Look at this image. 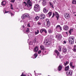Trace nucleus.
Wrapping results in <instances>:
<instances>
[{
    "instance_id": "1",
    "label": "nucleus",
    "mask_w": 76,
    "mask_h": 76,
    "mask_svg": "<svg viewBox=\"0 0 76 76\" xmlns=\"http://www.w3.org/2000/svg\"><path fill=\"white\" fill-rule=\"evenodd\" d=\"M27 4H26V2H24L23 3H26L25 6L26 8L25 9L27 10H30L32 9V2L30 0H28L27 1ZM27 4V5H26Z\"/></svg>"
},
{
    "instance_id": "2",
    "label": "nucleus",
    "mask_w": 76,
    "mask_h": 76,
    "mask_svg": "<svg viewBox=\"0 0 76 76\" xmlns=\"http://www.w3.org/2000/svg\"><path fill=\"white\" fill-rule=\"evenodd\" d=\"M74 42L75 37L73 36L70 37L69 39V44H70L71 45H72V44L74 43Z\"/></svg>"
},
{
    "instance_id": "3",
    "label": "nucleus",
    "mask_w": 76,
    "mask_h": 76,
    "mask_svg": "<svg viewBox=\"0 0 76 76\" xmlns=\"http://www.w3.org/2000/svg\"><path fill=\"white\" fill-rule=\"evenodd\" d=\"M51 42V41L49 39H45V41H44L43 44H44V45H49L50 44Z\"/></svg>"
},
{
    "instance_id": "4",
    "label": "nucleus",
    "mask_w": 76,
    "mask_h": 76,
    "mask_svg": "<svg viewBox=\"0 0 76 76\" xmlns=\"http://www.w3.org/2000/svg\"><path fill=\"white\" fill-rule=\"evenodd\" d=\"M56 38L58 40H61V39L62 38V36H61V34H58L56 35Z\"/></svg>"
},
{
    "instance_id": "5",
    "label": "nucleus",
    "mask_w": 76,
    "mask_h": 76,
    "mask_svg": "<svg viewBox=\"0 0 76 76\" xmlns=\"http://www.w3.org/2000/svg\"><path fill=\"white\" fill-rule=\"evenodd\" d=\"M39 18L40 19H44L45 18V16L43 14H42L39 15Z\"/></svg>"
},
{
    "instance_id": "6",
    "label": "nucleus",
    "mask_w": 76,
    "mask_h": 76,
    "mask_svg": "<svg viewBox=\"0 0 76 76\" xmlns=\"http://www.w3.org/2000/svg\"><path fill=\"white\" fill-rule=\"evenodd\" d=\"M64 17L66 19H69L70 18V15H69V14L66 13L64 14Z\"/></svg>"
},
{
    "instance_id": "7",
    "label": "nucleus",
    "mask_w": 76,
    "mask_h": 76,
    "mask_svg": "<svg viewBox=\"0 0 76 76\" xmlns=\"http://www.w3.org/2000/svg\"><path fill=\"white\" fill-rule=\"evenodd\" d=\"M55 14L56 16V18H57V20H58V18L60 17V15L58 13L56 12H55Z\"/></svg>"
},
{
    "instance_id": "8",
    "label": "nucleus",
    "mask_w": 76,
    "mask_h": 76,
    "mask_svg": "<svg viewBox=\"0 0 76 76\" xmlns=\"http://www.w3.org/2000/svg\"><path fill=\"white\" fill-rule=\"evenodd\" d=\"M62 68H63L62 65H60L58 68V71H61V69H62Z\"/></svg>"
},
{
    "instance_id": "9",
    "label": "nucleus",
    "mask_w": 76,
    "mask_h": 76,
    "mask_svg": "<svg viewBox=\"0 0 76 76\" xmlns=\"http://www.w3.org/2000/svg\"><path fill=\"white\" fill-rule=\"evenodd\" d=\"M34 10L35 12H39L40 10V8H34Z\"/></svg>"
},
{
    "instance_id": "10",
    "label": "nucleus",
    "mask_w": 76,
    "mask_h": 76,
    "mask_svg": "<svg viewBox=\"0 0 76 76\" xmlns=\"http://www.w3.org/2000/svg\"><path fill=\"white\" fill-rule=\"evenodd\" d=\"M64 29V30H65V31H68L69 30V27H68V26H65L63 27Z\"/></svg>"
},
{
    "instance_id": "11",
    "label": "nucleus",
    "mask_w": 76,
    "mask_h": 76,
    "mask_svg": "<svg viewBox=\"0 0 76 76\" xmlns=\"http://www.w3.org/2000/svg\"><path fill=\"white\" fill-rule=\"evenodd\" d=\"M67 74L68 75H71L73 74V72L72 71L70 70H68L67 72Z\"/></svg>"
},
{
    "instance_id": "12",
    "label": "nucleus",
    "mask_w": 76,
    "mask_h": 76,
    "mask_svg": "<svg viewBox=\"0 0 76 76\" xmlns=\"http://www.w3.org/2000/svg\"><path fill=\"white\" fill-rule=\"evenodd\" d=\"M43 32H45V33L46 34H47V30L45 29H42L40 30L41 33H42Z\"/></svg>"
},
{
    "instance_id": "13",
    "label": "nucleus",
    "mask_w": 76,
    "mask_h": 76,
    "mask_svg": "<svg viewBox=\"0 0 76 76\" xmlns=\"http://www.w3.org/2000/svg\"><path fill=\"white\" fill-rule=\"evenodd\" d=\"M62 50L63 52H64V53H66L67 51V49L65 47L63 48Z\"/></svg>"
},
{
    "instance_id": "14",
    "label": "nucleus",
    "mask_w": 76,
    "mask_h": 76,
    "mask_svg": "<svg viewBox=\"0 0 76 76\" xmlns=\"http://www.w3.org/2000/svg\"><path fill=\"white\" fill-rule=\"evenodd\" d=\"M38 47L36 46L34 48V52H35L36 53H37V51H38Z\"/></svg>"
},
{
    "instance_id": "15",
    "label": "nucleus",
    "mask_w": 76,
    "mask_h": 76,
    "mask_svg": "<svg viewBox=\"0 0 76 76\" xmlns=\"http://www.w3.org/2000/svg\"><path fill=\"white\" fill-rule=\"evenodd\" d=\"M42 4L43 6H45L47 4L46 1L45 0H43V1L42 3Z\"/></svg>"
},
{
    "instance_id": "16",
    "label": "nucleus",
    "mask_w": 76,
    "mask_h": 76,
    "mask_svg": "<svg viewBox=\"0 0 76 76\" xmlns=\"http://www.w3.org/2000/svg\"><path fill=\"white\" fill-rule=\"evenodd\" d=\"M73 28H70L69 31V34H71L72 32H73Z\"/></svg>"
},
{
    "instance_id": "17",
    "label": "nucleus",
    "mask_w": 76,
    "mask_h": 76,
    "mask_svg": "<svg viewBox=\"0 0 76 76\" xmlns=\"http://www.w3.org/2000/svg\"><path fill=\"white\" fill-rule=\"evenodd\" d=\"M34 8H40L39 6L37 4H35Z\"/></svg>"
},
{
    "instance_id": "18",
    "label": "nucleus",
    "mask_w": 76,
    "mask_h": 76,
    "mask_svg": "<svg viewBox=\"0 0 76 76\" xmlns=\"http://www.w3.org/2000/svg\"><path fill=\"white\" fill-rule=\"evenodd\" d=\"M6 4V1H3L1 2V4L3 6H5Z\"/></svg>"
},
{
    "instance_id": "19",
    "label": "nucleus",
    "mask_w": 76,
    "mask_h": 76,
    "mask_svg": "<svg viewBox=\"0 0 76 76\" xmlns=\"http://www.w3.org/2000/svg\"><path fill=\"white\" fill-rule=\"evenodd\" d=\"M43 11L44 12V13H47V12H48V10L46 9L45 8H44L43 9Z\"/></svg>"
},
{
    "instance_id": "20",
    "label": "nucleus",
    "mask_w": 76,
    "mask_h": 76,
    "mask_svg": "<svg viewBox=\"0 0 76 76\" xmlns=\"http://www.w3.org/2000/svg\"><path fill=\"white\" fill-rule=\"evenodd\" d=\"M62 48V47L61 46H60L58 47V50L60 52H61V49Z\"/></svg>"
},
{
    "instance_id": "21",
    "label": "nucleus",
    "mask_w": 76,
    "mask_h": 76,
    "mask_svg": "<svg viewBox=\"0 0 76 76\" xmlns=\"http://www.w3.org/2000/svg\"><path fill=\"white\" fill-rule=\"evenodd\" d=\"M55 52L57 54L58 56H59V55H60V53H59L58 51L57 50H55Z\"/></svg>"
},
{
    "instance_id": "22",
    "label": "nucleus",
    "mask_w": 76,
    "mask_h": 76,
    "mask_svg": "<svg viewBox=\"0 0 76 76\" xmlns=\"http://www.w3.org/2000/svg\"><path fill=\"white\" fill-rule=\"evenodd\" d=\"M65 70L66 71H67V70H69V66H67L65 67Z\"/></svg>"
},
{
    "instance_id": "23",
    "label": "nucleus",
    "mask_w": 76,
    "mask_h": 76,
    "mask_svg": "<svg viewBox=\"0 0 76 76\" xmlns=\"http://www.w3.org/2000/svg\"><path fill=\"white\" fill-rule=\"evenodd\" d=\"M74 49H73V51H75V52L76 51V45H75L74 46Z\"/></svg>"
},
{
    "instance_id": "24",
    "label": "nucleus",
    "mask_w": 76,
    "mask_h": 76,
    "mask_svg": "<svg viewBox=\"0 0 76 76\" xmlns=\"http://www.w3.org/2000/svg\"><path fill=\"white\" fill-rule=\"evenodd\" d=\"M70 66L71 67H72V68H73L74 67H75V66H73L72 65V62H70Z\"/></svg>"
},
{
    "instance_id": "25",
    "label": "nucleus",
    "mask_w": 76,
    "mask_h": 76,
    "mask_svg": "<svg viewBox=\"0 0 76 76\" xmlns=\"http://www.w3.org/2000/svg\"><path fill=\"white\" fill-rule=\"evenodd\" d=\"M49 17H50L52 15V12H50L48 13Z\"/></svg>"
},
{
    "instance_id": "26",
    "label": "nucleus",
    "mask_w": 76,
    "mask_h": 76,
    "mask_svg": "<svg viewBox=\"0 0 76 76\" xmlns=\"http://www.w3.org/2000/svg\"><path fill=\"white\" fill-rule=\"evenodd\" d=\"M49 3L50 7H52V8H53V9H54V7L53 6V4L50 2Z\"/></svg>"
},
{
    "instance_id": "27",
    "label": "nucleus",
    "mask_w": 76,
    "mask_h": 76,
    "mask_svg": "<svg viewBox=\"0 0 76 76\" xmlns=\"http://www.w3.org/2000/svg\"><path fill=\"white\" fill-rule=\"evenodd\" d=\"M24 16H25L26 18H29V16L28 14H24Z\"/></svg>"
},
{
    "instance_id": "28",
    "label": "nucleus",
    "mask_w": 76,
    "mask_h": 76,
    "mask_svg": "<svg viewBox=\"0 0 76 76\" xmlns=\"http://www.w3.org/2000/svg\"><path fill=\"white\" fill-rule=\"evenodd\" d=\"M40 47L41 48V50H44V47L43 45H41L40 46Z\"/></svg>"
},
{
    "instance_id": "29",
    "label": "nucleus",
    "mask_w": 76,
    "mask_h": 76,
    "mask_svg": "<svg viewBox=\"0 0 76 76\" xmlns=\"http://www.w3.org/2000/svg\"><path fill=\"white\" fill-rule=\"evenodd\" d=\"M72 4H76V0H73L72 1Z\"/></svg>"
},
{
    "instance_id": "30",
    "label": "nucleus",
    "mask_w": 76,
    "mask_h": 76,
    "mask_svg": "<svg viewBox=\"0 0 76 76\" xmlns=\"http://www.w3.org/2000/svg\"><path fill=\"white\" fill-rule=\"evenodd\" d=\"M37 32H35V35H37V34H38L39 32V30H37Z\"/></svg>"
},
{
    "instance_id": "31",
    "label": "nucleus",
    "mask_w": 76,
    "mask_h": 76,
    "mask_svg": "<svg viewBox=\"0 0 76 76\" xmlns=\"http://www.w3.org/2000/svg\"><path fill=\"white\" fill-rule=\"evenodd\" d=\"M46 22L47 23V25H48V24L50 23V21H49V20L48 19H47L46 20Z\"/></svg>"
},
{
    "instance_id": "32",
    "label": "nucleus",
    "mask_w": 76,
    "mask_h": 76,
    "mask_svg": "<svg viewBox=\"0 0 76 76\" xmlns=\"http://www.w3.org/2000/svg\"><path fill=\"white\" fill-rule=\"evenodd\" d=\"M21 18L23 19H25V18H26L25 17V14L22 16Z\"/></svg>"
},
{
    "instance_id": "33",
    "label": "nucleus",
    "mask_w": 76,
    "mask_h": 76,
    "mask_svg": "<svg viewBox=\"0 0 76 76\" xmlns=\"http://www.w3.org/2000/svg\"><path fill=\"white\" fill-rule=\"evenodd\" d=\"M34 56L35 57V58H37V57L38 56V54H37V53H35L34 54Z\"/></svg>"
},
{
    "instance_id": "34",
    "label": "nucleus",
    "mask_w": 76,
    "mask_h": 76,
    "mask_svg": "<svg viewBox=\"0 0 76 76\" xmlns=\"http://www.w3.org/2000/svg\"><path fill=\"white\" fill-rule=\"evenodd\" d=\"M68 63L69 62L68 61H66V62H64V66H66L67 64H68Z\"/></svg>"
},
{
    "instance_id": "35",
    "label": "nucleus",
    "mask_w": 76,
    "mask_h": 76,
    "mask_svg": "<svg viewBox=\"0 0 76 76\" xmlns=\"http://www.w3.org/2000/svg\"><path fill=\"white\" fill-rule=\"evenodd\" d=\"M37 24H38V25H41V22L39 21H38L37 22Z\"/></svg>"
},
{
    "instance_id": "36",
    "label": "nucleus",
    "mask_w": 76,
    "mask_h": 76,
    "mask_svg": "<svg viewBox=\"0 0 76 76\" xmlns=\"http://www.w3.org/2000/svg\"><path fill=\"white\" fill-rule=\"evenodd\" d=\"M60 27V26L58 25L56 26V28L57 29H59Z\"/></svg>"
},
{
    "instance_id": "37",
    "label": "nucleus",
    "mask_w": 76,
    "mask_h": 76,
    "mask_svg": "<svg viewBox=\"0 0 76 76\" xmlns=\"http://www.w3.org/2000/svg\"><path fill=\"white\" fill-rule=\"evenodd\" d=\"M49 33H52L53 32V31L52 30H51L50 29H49L48 30Z\"/></svg>"
},
{
    "instance_id": "38",
    "label": "nucleus",
    "mask_w": 76,
    "mask_h": 76,
    "mask_svg": "<svg viewBox=\"0 0 76 76\" xmlns=\"http://www.w3.org/2000/svg\"><path fill=\"white\" fill-rule=\"evenodd\" d=\"M35 19H36V20H38L39 19V17H38V16H36L35 17Z\"/></svg>"
},
{
    "instance_id": "39",
    "label": "nucleus",
    "mask_w": 76,
    "mask_h": 76,
    "mask_svg": "<svg viewBox=\"0 0 76 76\" xmlns=\"http://www.w3.org/2000/svg\"><path fill=\"white\" fill-rule=\"evenodd\" d=\"M11 9L12 10H13V5H12V4H11Z\"/></svg>"
},
{
    "instance_id": "40",
    "label": "nucleus",
    "mask_w": 76,
    "mask_h": 76,
    "mask_svg": "<svg viewBox=\"0 0 76 76\" xmlns=\"http://www.w3.org/2000/svg\"><path fill=\"white\" fill-rule=\"evenodd\" d=\"M26 76V75L24 74H23V73L21 75V76Z\"/></svg>"
},
{
    "instance_id": "41",
    "label": "nucleus",
    "mask_w": 76,
    "mask_h": 76,
    "mask_svg": "<svg viewBox=\"0 0 76 76\" xmlns=\"http://www.w3.org/2000/svg\"><path fill=\"white\" fill-rule=\"evenodd\" d=\"M29 31V28H27L26 30V32H28Z\"/></svg>"
},
{
    "instance_id": "42",
    "label": "nucleus",
    "mask_w": 76,
    "mask_h": 76,
    "mask_svg": "<svg viewBox=\"0 0 76 76\" xmlns=\"http://www.w3.org/2000/svg\"><path fill=\"white\" fill-rule=\"evenodd\" d=\"M54 16H55V14L54 13V12L53 13V16H52V18H54Z\"/></svg>"
},
{
    "instance_id": "43",
    "label": "nucleus",
    "mask_w": 76,
    "mask_h": 76,
    "mask_svg": "<svg viewBox=\"0 0 76 76\" xmlns=\"http://www.w3.org/2000/svg\"><path fill=\"white\" fill-rule=\"evenodd\" d=\"M15 1V0H11V3H14Z\"/></svg>"
},
{
    "instance_id": "44",
    "label": "nucleus",
    "mask_w": 76,
    "mask_h": 76,
    "mask_svg": "<svg viewBox=\"0 0 76 76\" xmlns=\"http://www.w3.org/2000/svg\"><path fill=\"white\" fill-rule=\"evenodd\" d=\"M27 26L28 27H31V26H30V23H28L27 25Z\"/></svg>"
},
{
    "instance_id": "45",
    "label": "nucleus",
    "mask_w": 76,
    "mask_h": 76,
    "mask_svg": "<svg viewBox=\"0 0 76 76\" xmlns=\"http://www.w3.org/2000/svg\"><path fill=\"white\" fill-rule=\"evenodd\" d=\"M41 53V50H39L38 52V54H40Z\"/></svg>"
},
{
    "instance_id": "46",
    "label": "nucleus",
    "mask_w": 76,
    "mask_h": 76,
    "mask_svg": "<svg viewBox=\"0 0 76 76\" xmlns=\"http://www.w3.org/2000/svg\"><path fill=\"white\" fill-rule=\"evenodd\" d=\"M60 31H61V30H62V28H61V26L60 27H59V28Z\"/></svg>"
},
{
    "instance_id": "47",
    "label": "nucleus",
    "mask_w": 76,
    "mask_h": 76,
    "mask_svg": "<svg viewBox=\"0 0 76 76\" xmlns=\"http://www.w3.org/2000/svg\"><path fill=\"white\" fill-rule=\"evenodd\" d=\"M10 13L11 15V16H12V15H13V14H12V12H10Z\"/></svg>"
},
{
    "instance_id": "48",
    "label": "nucleus",
    "mask_w": 76,
    "mask_h": 76,
    "mask_svg": "<svg viewBox=\"0 0 76 76\" xmlns=\"http://www.w3.org/2000/svg\"><path fill=\"white\" fill-rule=\"evenodd\" d=\"M9 11H5V13H9Z\"/></svg>"
},
{
    "instance_id": "49",
    "label": "nucleus",
    "mask_w": 76,
    "mask_h": 76,
    "mask_svg": "<svg viewBox=\"0 0 76 76\" xmlns=\"http://www.w3.org/2000/svg\"><path fill=\"white\" fill-rule=\"evenodd\" d=\"M63 42H64V44H66V41H64Z\"/></svg>"
},
{
    "instance_id": "50",
    "label": "nucleus",
    "mask_w": 76,
    "mask_h": 76,
    "mask_svg": "<svg viewBox=\"0 0 76 76\" xmlns=\"http://www.w3.org/2000/svg\"><path fill=\"white\" fill-rule=\"evenodd\" d=\"M66 33L67 35H68V33H67V32H66Z\"/></svg>"
},
{
    "instance_id": "51",
    "label": "nucleus",
    "mask_w": 76,
    "mask_h": 76,
    "mask_svg": "<svg viewBox=\"0 0 76 76\" xmlns=\"http://www.w3.org/2000/svg\"><path fill=\"white\" fill-rule=\"evenodd\" d=\"M45 53H47V51H45Z\"/></svg>"
},
{
    "instance_id": "52",
    "label": "nucleus",
    "mask_w": 76,
    "mask_h": 76,
    "mask_svg": "<svg viewBox=\"0 0 76 76\" xmlns=\"http://www.w3.org/2000/svg\"><path fill=\"white\" fill-rule=\"evenodd\" d=\"M39 75H41V74H39Z\"/></svg>"
},
{
    "instance_id": "53",
    "label": "nucleus",
    "mask_w": 76,
    "mask_h": 76,
    "mask_svg": "<svg viewBox=\"0 0 76 76\" xmlns=\"http://www.w3.org/2000/svg\"><path fill=\"white\" fill-rule=\"evenodd\" d=\"M75 16H76V14L75 15Z\"/></svg>"
},
{
    "instance_id": "54",
    "label": "nucleus",
    "mask_w": 76,
    "mask_h": 76,
    "mask_svg": "<svg viewBox=\"0 0 76 76\" xmlns=\"http://www.w3.org/2000/svg\"><path fill=\"white\" fill-rule=\"evenodd\" d=\"M20 22H22V21H20Z\"/></svg>"
},
{
    "instance_id": "55",
    "label": "nucleus",
    "mask_w": 76,
    "mask_h": 76,
    "mask_svg": "<svg viewBox=\"0 0 76 76\" xmlns=\"http://www.w3.org/2000/svg\"><path fill=\"white\" fill-rule=\"evenodd\" d=\"M24 27H25L23 26V28H24Z\"/></svg>"
},
{
    "instance_id": "56",
    "label": "nucleus",
    "mask_w": 76,
    "mask_h": 76,
    "mask_svg": "<svg viewBox=\"0 0 76 76\" xmlns=\"http://www.w3.org/2000/svg\"><path fill=\"white\" fill-rule=\"evenodd\" d=\"M28 76H29V75H28Z\"/></svg>"
}]
</instances>
